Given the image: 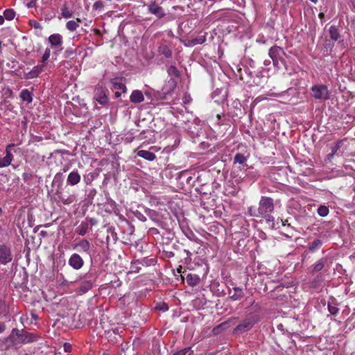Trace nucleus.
Wrapping results in <instances>:
<instances>
[{"label": "nucleus", "instance_id": "nucleus-1", "mask_svg": "<svg viewBox=\"0 0 355 355\" xmlns=\"http://www.w3.org/2000/svg\"><path fill=\"white\" fill-rule=\"evenodd\" d=\"M260 217L264 218L267 222H272L274 217L271 215L274 210L273 200L268 197L262 196L259 204Z\"/></svg>", "mask_w": 355, "mask_h": 355}, {"label": "nucleus", "instance_id": "nucleus-2", "mask_svg": "<svg viewBox=\"0 0 355 355\" xmlns=\"http://www.w3.org/2000/svg\"><path fill=\"white\" fill-rule=\"evenodd\" d=\"M111 89L114 92L116 98H119L121 96V93H125L127 92L126 86L121 78H113L111 80Z\"/></svg>", "mask_w": 355, "mask_h": 355}, {"label": "nucleus", "instance_id": "nucleus-3", "mask_svg": "<svg viewBox=\"0 0 355 355\" xmlns=\"http://www.w3.org/2000/svg\"><path fill=\"white\" fill-rule=\"evenodd\" d=\"M329 92L326 86L320 85L312 87V96L318 99H327Z\"/></svg>", "mask_w": 355, "mask_h": 355}, {"label": "nucleus", "instance_id": "nucleus-4", "mask_svg": "<svg viewBox=\"0 0 355 355\" xmlns=\"http://www.w3.org/2000/svg\"><path fill=\"white\" fill-rule=\"evenodd\" d=\"M12 259L11 250L9 247L2 245H0V262L6 265Z\"/></svg>", "mask_w": 355, "mask_h": 355}, {"label": "nucleus", "instance_id": "nucleus-5", "mask_svg": "<svg viewBox=\"0 0 355 355\" xmlns=\"http://www.w3.org/2000/svg\"><path fill=\"white\" fill-rule=\"evenodd\" d=\"M49 42L52 48L55 49L57 51H61L63 49L62 47V37L60 34H53L49 37Z\"/></svg>", "mask_w": 355, "mask_h": 355}, {"label": "nucleus", "instance_id": "nucleus-6", "mask_svg": "<svg viewBox=\"0 0 355 355\" xmlns=\"http://www.w3.org/2000/svg\"><path fill=\"white\" fill-rule=\"evenodd\" d=\"M14 146V144H9L6 149V155L4 157H0V168L8 166L12 159L13 155L11 153L10 148Z\"/></svg>", "mask_w": 355, "mask_h": 355}, {"label": "nucleus", "instance_id": "nucleus-7", "mask_svg": "<svg viewBox=\"0 0 355 355\" xmlns=\"http://www.w3.org/2000/svg\"><path fill=\"white\" fill-rule=\"evenodd\" d=\"M68 262L69 265L75 270L80 269L84 264L83 259L79 254L76 253L73 254L70 257Z\"/></svg>", "mask_w": 355, "mask_h": 355}, {"label": "nucleus", "instance_id": "nucleus-8", "mask_svg": "<svg viewBox=\"0 0 355 355\" xmlns=\"http://www.w3.org/2000/svg\"><path fill=\"white\" fill-rule=\"evenodd\" d=\"M20 340L23 343H31L37 340L39 336L31 332H24L20 336Z\"/></svg>", "mask_w": 355, "mask_h": 355}, {"label": "nucleus", "instance_id": "nucleus-9", "mask_svg": "<svg viewBox=\"0 0 355 355\" xmlns=\"http://www.w3.org/2000/svg\"><path fill=\"white\" fill-rule=\"evenodd\" d=\"M228 295L232 300L236 301L241 300L243 297V289L239 287H233L229 289Z\"/></svg>", "mask_w": 355, "mask_h": 355}, {"label": "nucleus", "instance_id": "nucleus-10", "mask_svg": "<svg viewBox=\"0 0 355 355\" xmlns=\"http://www.w3.org/2000/svg\"><path fill=\"white\" fill-rule=\"evenodd\" d=\"M94 98L101 105H105L107 103L106 92L103 88H97L95 90Z\"/></svg>", "mask_w": 355, "mask_h": 355}, {"label": "nucleus", "instance_id": "nucleus-11", "mask_svg": "<svg viewBox=\"0 0 355 355\" xmlns=\"http://www.w3.org/2000/svg\"><path fill=\"white\" fill-rule=\"evenodd\" d=\"M44 64L35 66L29 72L24 74L26 79H33L39 76L43 71Z\"/></svg>", "mask_w": 355, "mask_h": 355}, {"label": "nucleus", "instance_id": "nucleus-12", "mask_svg": "<svg viewBox=\"0 0 355 355\" xmlns=\"http://www.w3.org/2000/svg\"><path fill=\"white\" fill-rule=\"evenodd\" d=\"M130 100L133 103H140L144 101V96L141 91L134 90L130 96Z\"/></svg>", "mask_w": 355, "mask_h": 355}, {"label": "nucleus", "instance_id": "nucleus-13", "mask_svg": "<svg viewBox=\"0 0 355 355\" xmlns=\"http://www.w3.org/2000/svg\"><path fill=\"white\" fill-rule=\"evenodd\" d=\"M67 181L71 186L76 185L80 182V175L77 171H73L69 174Z\"/></svg>", "mask_w": 355, "mask_h": 355}, {"label": "nucleus", "instance_id": "nucleus-14", "mask_svg": "<svg viewBox=\"0 0 355 355\" xmlns=\"http://www.w3.org/2000/svg\"><path fill=\"white\" fill-rule=\"evenodd\" d=\"M148 10L150 13L154 14L159 17H162L164 15V12L162 7L159 6L155 3H153L149 5Z\"/></svg>", "mask_w": 355, "mask_h": 355}, {"label": "nucleus", "instance_id": "nucleus-15", "mask_svg": "<svg viewBox=\"0 0 355 355\" xmlns=\"http://www.w3.org/2000/svg\"><path fill=\"white\" fill-rule=\"evenodd\" d=\"M177 85V80L173 78H170L167 83L163 88V91L164 94H169L176 87Z\"/></svg>", "mask_w": 355, "mask_h": 355}, {"label": "nucleus", "instance_id": "nucleus-16", "mask_svg": "<svg viewBox=\"0 0 355 355\" xmlns=\"http://www.w3.org/2000/svg\"><path fill=\"white\" fill-rule=\"evenodd\" d=\"M78 249L79 251L89 252L90 249V243L87 240H82L74 246V249Z\"/></svg>", "mask_w": 355, "mask_h": 355}, {"label": "nucleus", "instance_id": "nucleus-17", "mask_svg": "<svg viewBox=\"0 0 355 355\" xmlns=\"http://www.w3.org/2000/svg\"><path fill=\"white\" fill-rule=\"evenodd\" d=\"M282 52V49L278 46H272L269 50V55L272 59L274 64H276L277 58L280 53Z\"/></svg>", "mask_w": 355, "mask_h": 355}, {"label": "nucleus", "instance_id": "nucleus-18", "mask_svg": "<svg viewBox=\"0 0 355 355\" xmlns=\"http://www.w3.org/2000/svg\"><path fill=\"white\" fill-rule=\"evenodd\" d=\"M137 155L148 161H153L156 158L155 155L148 150H140L137 152Z\"/></svg>", "mask_w": 355, "mask_h": 355}, {"label": "nucleus", "instance_id": "nucleus-19", "mask_svg": "<svg viewBox=\"0 0 355 355\" xmlns=\"http://www.w3.org/2000/svg\"><path fill=\"white\" fill-rule=\"evenodd\" d=\"M186 280L187 284L191 286H197L200 282L199 276L193 274H188Z\"/></svg>", "mask_w": 355, "mask_h": 355}, {"label": "nucleus", "instance_id": "nucleus-20", "mask_svg": "<svg viewBox=\"0 0 355 355\" xmlns=\"http://www.w3.org/2000/svg\"><path fill=\"white\" fill-rule=\"evenodd\" d=\"M81 19L79 18H77L76 20H70L67 22L66 28L69 31H75L79 27Z\"/></svg>", "mask_w": 355, "mask_h": 355}, {"label": "nucleus", "instance_id": "nucleus-21", "mask_svg": "<svg viewBox=\"0 0 355 355\" xmlns=\"http://www.w3.org/2000/svg\"><path fill=\"white\" fill-rule=\"evenodd\" d=\"M92 287V283L89 280L83 281L81 284L80 287L79 288L78 293L80 294L85 293L87 292Z\"/></svg>", "mask_w": 355, "mask_h": 355}, {"label": "nucleus", "instance_id": "nucleus-22", "mask_svg": "<svg viewBox=\"0 0 355 355\" xmlns=\"http://www.w3.org/2000/svg\"><path fill=\"white\" fill-rule=\"evenodd\" d=\"M88 231V224L85 222H82L76 229V232L80 236H84Z\"/></svg>", "mask_w": 355, "mask_h": 355}, {"label": "nucleus", "instance_id": "nucleus-23", "mask_svg": "<svg viewBox=\"0 0 355 355\" xmlns=\"http://www.w3.org/2000/svg\"><path fill=\"white\" fill-rule=\"evenodd\" d=\"M21 98L27 103H31L33 101L31 93L28 89H23L20 94Z\"/></svg>", "mask_w": 355, "mask_h": 355}, {"label": "nucleus", "instance_id": "nucleus-24", "mask_svg": "<svg viewBox=\"0 0 355 355\" xmlns=\"http://www.w3.org/2000/svg\"><path fill=\"white\" fill-rule=\"evenodd\" d=\"M253 324L254 323L251 321H244L243 323L239 324L236 329L238 331H246L250 329Z\"/></svg>", "mask_w": 355, "mask_h": 355}, {"label": "nucleus", "instance_id": "nucleus-25", "mask_svg": "<svg viewBox=\"0 0 355 355\" xmlns=\"http://www.w3.org/2000/svg\"><path fill=\"white\" fill-rule=\"evenodd\" d=\"M167 73L171 78H173L175 80H177V78L179 77V71L177 69V68L173 65H171L168 67Z\"/></svg>", "mask_w": 355, "mask_h": 355}, {"label": "nucleus", "instance_id": "nucleus-26", "mask_svg": "<svg viewBox=\"0 0 355 355\" xmlns=\"http://www.w3.org/2000/svg\"><path fill=\"white\" fill-rule=\"evenodd\" d=\"M329 35H330V37L334 40V41H336L338 40V39L340 37V35H339V33L338 31V29L336 26H331L330 28H329Z\"/></svg>", "mask_w": 355, "mask_h": 355}, {"label": "nucleus", "instance_id": "nucleus-27", "mask_svg": "<svg viewBox=\"0 0 355 355\" xmlns=\"http://www.w3.org/2000/svg\"><path fill=\"white\" fill-rule=\"evenodd\" d=\"M247 161V158L241 153H237L234 157V162L243 164Z\"/></svg>", "mask_w": 355, "mask_h": 355}, {"label": "nucleus", "instance_id": "nucleus-28", "mask_svg": "<svg viewBox=\"0 0 355 355\" xmlns=\"http://www.w3.org/2000/svg\"><path fill=\"white\" fill-rule=\"evenodd\" d=\"M15 16V12L12 9H7L3 12V17L8 20H12Z\"/></svg>", "mask_w": 355, "mask_h": 355}, {"label": "nucleus", "instance_id": "nucleus-29", "mask_svg": "<svg viewBox=\"0 0 355 355\" xmlns=\"http://www.w3.org/2000/svg\"><path fill=\"white\" fill-rule=\"evenodd\" d=\"M318 214L319 216L322 217L327 216V214H329L328 207L324 205L319 207L318 209Z\"/></svg>", "mask_w": 355, "mask_h": 355}, {"label": "nucleus", "instance_id": "nucleus-30", "mask_svg": "<svg viewBox=\"0 0 355 355\" xmlns=\"http://www.w3.org/2000/svg\"><path fill=\"white\" fill-rule=\"evenodd\" d=\"M159 52L166 58H169L171 55V51L166 46H161L159 48Z\"/></svg>", "mask_w": 355, "mask_h": 355}, {"label": "nucleus", "instance_id": "nucleus-31", "mask_svg": "<svg viewBox=\"0 0 355 355\" xmlns=\"http://www.w3.org/2000/svg\"><path fill=\"white\" fill-rule=\"evenodd\" d=\"M248 214L250 216L260 217V214L259 213V209H256L255 207H249Z\"/></svg>", "mask_w": 355, "mask_h": 355}, {"label": "nucleus", "instance_id": "nucleus-32", "mask_svg": "<svg viewBox=\"0 0 355 355\" xmlns=\"http://www.w3.org/2000/svg\"><path fill=\"white\" fill-rule=\"evenodd\" d=\"M50 55H51V49L49 48H46L44 51V54L42 55V64L44 65V63L46 62V61L49 58Z\"/></svg>", "mask_w": 355, "mask_h": 355}, {"label": "nucleus", "instance_id": "nucleus-33", "mask_svg": "<svg viewBox=\"0 0 355 355\" xmlns=\"http://www.w3.org/2000/svg\"><path fill=\"white\" fill-rule=\"evenodd\" d=\"M62 15L64 18H71L72 17V12L67 8L62 9Z\"/></svg>", "mask_w": 355, "mask_h": 355}, {"label": "nucleus", "instance_id": "nucleus-34", "mask_svg": "<svg viewBox=\"0 0 355 355\" xmlns=\"http://www.w3.org/2000/svg\"><path fill=\"white\" fill-rule=\"evenodd\" d=\"M324 267V261L322 260H320L318 263H316L314 266V270L315 271H320Z\"/></svg>", "mask_w": 355, "mask_h": 355}, {"label": "nucleus", "instance_id": "nucleus-35", "mask_svg": "<svg viewBox=\"0 0 355 355\" xmlns=\"http://www.w3.org/2000/svg\"><path fill=\"white\" fill-rule=\"evenodd\" d=\"M189 350V347H186L175 352L173 355H185Z\"/></svg>", "mask_w": 355, "mask_h": 355}, {"label": "nucleus", "instance_id": "nucleus-36", "mask_svg": "<svg viewBox=\"0 0 355 355\" xmlns=\"http://www.w3.org/2000/svg\"><path fill=\"white\" fill-rule=\"evenodd\" d=\"M328 309L329 311L333 315L336 314L338 311V309L336 306L330 304L328 305Z\"/></svg>", "mask_w": 355, "mask_h": 355}, {"label": "nucleus", "instance_id": "nucleus-37", "mask_svg": "<svg viewBox=\"0 0 355 355\" xmlns=\"http://www.w3.org/2000/svg\"><path fill=\"white\" fill-rule=\"evenodd\" d=\"M321 244L322 242L320 240H315L313 243H312V249L319 247L320 245H321Z\"/></svg>", "mask_w": 355, "mask_h": 355}, {"label": "nucleus", "instance_id": "nucleus-38", "mask_svg": "<svg viewBox=\"0 0 355 355\" xmlns=\"http://www.w3.org/2000/svg\"><path fill=\"white\" fill-rule=\"evenodd\" d=\"M343 144V141H340L339 142H338L336 144V146L333 148V153H336L337 150L338 148H340L341 145Z\"/></svg>", "mask_w": 355, "mask_h": 355}, {"label": "nucleus", "instance_id": "nucleus-39", "mask_svg": "<svg viewBox=\"0 0 355 355\" xmlns=\"http://www.w3.org/2000/svg\"><path fill=\"white\" fill-rule=\"evenodd\" d=\"M6 329L4 323L0 322V334L2 333Z\"/></svg>", "mask_w": 355, "mask_h": 355}, {"label": "nucleus", "instance_id": "nucleus-40", "mask_svg": "<svg viewBox=\"0 0 355 355\" xmlns=\"http://www.w3.org/2000/svg\"><path fill=\"white\" fill-rule=\"evenodd\" d=\"M4 22V17L0 15V25L3 24Z\"/></svg>", "mask_w": 355, "mask_h": 355}, {"label": "nucleus", "instance_id": "nucleus-41", "mask_svg": "<svg viewBox=\"0 0 355 355\" xmlns=\"http://www.w3.org/2000/svg\"><path fill=\"white\" fill-rule=\"evenodd\" d=\"M33 4H34V2H33V1H32L31 2H30V3H28V6L29 8L33 7Z\"/></svg>", "mask_w": 355, "mask_h": 355}, {"label": "nucleus", "instance_id": "nucleus-42", "mask_svg": "<svg viewBox=\"0 0 355 355\" xmlns=\"http://www.w3.org/2000/svg\"><path fill=\"white\" fill-rule=\"evenodd\" d=\"M320 19H322L324 17V13L323 12H320L319 15H318Z\"/></svg>", "mask_w": 355, "mask_h": 355}, {"label": "nucleus", "instance_id": "nucleus-43", "mask_svg": "<svg viewBox=\"0 0 355 355\" xmlns=\"http://www.w3.org/2000/svg\"><path fill=\"white\" fill-rule=\"evenodd\" d=\"M34 27L35 28H39L40 27V24L38 23H37V22H35Z\"/></svg>", "mask_w": 355, "mask_h": 355}, {"label": "nucleus", "instance_id": "nucleus-44", "mask_svg": "<svg viewBox=\"0 0 355 355\" xmlns=\"http://www.w3.org/2000/svg\"><path fill=\"white\" fill-rule=\"evenodd\" d=\"M62 284H64V285H67V284H68L67 281L64 280V281L62 282Z\"/></svg>", "mask_w": 355, "mask_h": 355}, {"label": "nucleus", "instance_id": "nucleus-45", "mask_svg": "<svg viewBox=\"0 0 355 355\" xmlns=\"http://www.w3.org/2000/svg\"><path fill=\"white\" fill-rule=\"evenodd\" d=\"M90 222L92 223V225H94V224H95V221H94V220H93V219H91V220H90Z\"/></svg>", "mask_w": 355, "mask_h": 355}, {"label": "nucleus", "instance_id": "nucleus-46", "mask_svg": "<svg viewBox=\"0 0 355 355\" xmlns=\"http://www.w3.org/2000/svg\"><path fill=\"white\" fill-rule=\"evenodd\" d=\"M98 4H99V2H96V3H94V6H95L96 8H97V7H98Z\"/></svg>", "mask_w": 355, "mask_h": 355}, {"label": "nucleus", "instance_id": "nucleus-47", "mask_svg": "<svg viewBox=\"0 0 355 355\" xmlns=\"http://www.w3.org/2000/svg\"><path fill=\"white\" fill-rule=\"evenodd\" d=\"M69 346H67L66 345H64L65 350L69 349Z\"/></svg>", "mask_w": 355, "mask_h": 355}, {"label": "nucleus", "instance_id": "nucleus-48", "mask_svg": "<svg viewBox=\"0 0 355 355\" xmlns=\"http://www.w3.org/2000/svg\"><path fill=\"white\" fill-rule=\"evenodd\" d=\"M69 346H67L66 345H64L65 350L69 349Z\"/></svg>", "mask_w": 355, "mask_h": 355}, {"label": "nucleus", "instance_id": "nucleus-49", "mask_svg": "<svg viewBox=\"0 0 355 355\" xmlns=\"http://www.w3.org/2000/svg\"><path fill=\"white\" fill-rule=\"evenodd\" d=\"M318 0H312V2L316 3Z\"/></svg>", "mask_w": 355, "mask_h": 355}, {"label": "nucleus", "instance_id": "nucleus-50", "mask_svg": "<svg viewBox=\"0 0 355 355\" xmlns=\"http://www.w3.org/2000/svg\"><path fill=\"white\" fill-rule=\"evenodd\" d=\"M189 355H191V354H189Z\"/></svg>", "mask_w": 355, "mask_h": 355}]
</instances>
